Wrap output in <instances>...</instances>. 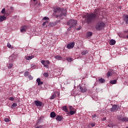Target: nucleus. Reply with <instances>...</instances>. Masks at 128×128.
<instances>
[{"instance_id":"obj_1","label":"nucleus","mask_w":128,"mask_h":128,"mask_svg":"<svg viewBox=\"0 0 128 128\" xmlns=\"http://www.w3.org/2000/svg\"><path fill=\"white\" fill-rule=\"evenodd\" d=\"M100 11L98 10H96L94 12L90 14H87L84 16V18L86 20V22L84 20V19L82 20V24H92L94 22H96L99 18Z\"/></svg>"},{"instance_id":"obj_2","label":"nucleus","mask_w":128,"mask_h":128,"mask_svg":"<svg viewBox=\"0 0 128 128\" xmlns=\"http://www.w3.org/2000/svg\"><path fill=\"white\" fill-rule=\"evenodd\" d=\"M56 12H60L59 15H57V18H62V16H66V9L63 8H56Z\"/></svg>"},{"instance_id":"obj_3","label":"nucleus","mask_w":128,"mask_h":128,"mask_svg":"<svg viewBox=\"0 0 128 128\" xmlns=\"http://www.w3.org/2000/svg\"><path fill=\"white\" fill-rule=\"evenodd\" d=\"M105 26L106 24L102 21L98 22L95 26L96 30H104Z\"/></svg>"},{"instance_id":"obj_4","label":"nucleus","mask_w":128,"mask_h":128,"mask_svg":"<svg viewBox=\"0 0 128 128\" xmlns=\"http://www.w3.org/2000/svg\"><path fill=\"white\" fill-rule=\"evenodd\" d=\"M76 24H78V21L74 19H71L68 22V24L70 26H74Z\"/></svg>"},{"instance_id":"obj_5","label":"nucleus","mask_w":128,"mask_h":128,"mask_svg":"<svg viewBox=\"0 0 128 128\" xmlns=\"http://www.w3.org/2000/svg\"><path fill=\"white\" fill-rule=\"evenodd\" d=\"M40 62L45 68H48V64H50V61L48 60H41Z\"/></svg>"},{"instance_id":"obj_6","label":"nucleus","mask_w":128,"mask_h":128,"mask_svg":"<svg viewBox=\"0 0 128 128\" xmlns=\"http://www.w3.org/2000/svg\"><path fill=\"white\" fill-rule=\"evenodd\" d=\"M114 74H116V72L114 71L113 70H110L106 73V76L107 78H110V76H114Z\"/></svg>"},{"instance_id":"obj_7","label":"nucleus","mask_w":128,"mask_h":128,"mask_svg":"<svg viewBox=\"0 0 128 128\" xmlns=\"http://www.w3.org/2000/svg\"><path fill=\"white\" fill-rule=\"evenodd\" d=\"M79 92H86L87 90L86 87H82V86H79L78 87Z\"/></svg>"},{"instance_id":"obj_8","label":"nucleus","mask_w":128,"mask_h":128,"mask_svg":"<svg viewBox=\"0 0 128 128\" xmlns=\"http://www.w3.org/2000/svg\"><path fill=\"white\" fill-rule=\"evenodd\" d=\"M118 110V106L114 104L112 106V108H110L111 112H116V110Z\"/></svg>"},{"instance_id":"obj_9","label":"nucleus","mask_w":128,"mask_h":128,"mask_svg":"<svg viewBox=\"0 0 128 128\" xmlns=\"http://www.w3.org/2000/svg\"><path fill=\"white\" fill-rule=\"evenodd\" d=\"M34 104L36 106H42V102L38 100L34 101Z\"/></svg>"},{"instance_id":"obj_10","label":"nucleus","mask_w":128,"mask_h":128,"mask_svg":"<svg viewBox=\"0 0 128 128\" xmlns=\"http://www.w3.org/2000/svg\"><path fill=\"white\" fill-rule=\"evenodd\" d=\"M123 20L126 22V24H128V14H124L123 16Z\"/></svg>"},{"instance_id":"obj_11","label":"nucleus","mask_w":128,"mask_h":128,"mask_svg":"<svg viewBox=\"0 0 128 128\" xmlns=\"http://www.w3.org/2000/svg\"><path fill=\"white\" fill-rule=\"evenodd\" d=\"M74 44H75L74 42L70 43L67 45L66 48H69V49L72 48L74 46Z\"/></svg>"},{"instance_id":"obj_12","label":"nucleus","mask_w":128,"mask_h":128,"mask_svg":"<svg viewBox=\"0 0 128 128\" xmlns=\"http://www.w3.org/2000/svg\"><path fill=\"white\" fill-rule=\"evenodd\" d=\"M92 120L94 122H98V116L96 114H93L92 115Z\"/></svg>"},{"instance_id":"obj_13","label":"nucleus","mask_w":128,"mask_h":128,"mask_svg":"<svg viewBox=\"0 0 128 128\" xmlns=\"http://www.w3.org/2000/svg\"><path fill=\"white\" fill-rule=\"evenodd\" d=\"M26 26H22L21 28V30H20L21 32H26Z\"/></svg>"},{"instance_id":"obj_14","label":"nucleus","mask_w":128,"mask_h":128,"mask_svg":"<svg viewBox=\"0 0 128 128\" xmlns=\"http://www.w3.org/2000/svg\"><path fill=\"white\" fill-rule=\"evenodd\" d=\"M36 82L38 84V86H42V84H43L44 82L40 81V78H38L36 80Z\"/></svg>"},{"instance_id":"obj_15","label":"nucleus","mask_w":128,"mask_h":128,"mask_svg":"<svg viewBox=\"0 0 128 128\" xmlns=\"http://www.w3.org/2000/svg\"><path fill=\"white\" fill-rule=\"evenodd\" d=\"M6 20V17L4 16H0V22H4V20Z\"/></svg>"},{"instance_id":"obj_16","label":"nucleus","mask_w":128,"mask_h":128,"mask_svg":"<svg viewBox=\"0 0 128 128\" xmlns=\"http://www.w3.org/2000/svg\"><path fill=\"white\" fill-rule=\"evenodd\" d=\"M62 120V116L58 115L56 117V120H58V122H61Z\"/></svg>"},{"instance_id":"obj_17","label":"nucleus","mask_w":128,"mask_h":128,"mask_svg":"<svg viewBox=\"0 0 128 128\" xmlns=\"http://www.w3.org/2000/svg\"><path fill=\"white\" fill-rule=\"evenodd\" d=\"M110 46H114V45L116 44V40H111L110 42Z\"/></svg>"},{"instance_id":"obj_18","label":"nucleus","mask_w":128,"mask_h":128,"mask_svg":"<svg viewBox=\"0 0 128 128\" xmlns=\"http://www.w3.org/2000/svg\"><path fill=\"white\" fill-rule=\"evenodd\" d=\"M62 110L65 112H68V106H63Z\"/></svg>"},{"instance_id":"obj_19","label":"nucleus","mask_w":128,"mask_h":128,"mask_svg":"<svg viewBox=\"0 0 128 128\" xmlns=\"http://www.w3.org/2000/svg\"><path fill=\"white\" fill-rule=\"evenodd\" d=\"M10 58H12V60H16V54L14 53L10 56Z\"/></svg>"},{"instance_id":"obj_20","label":"nucleus","mask_w":128,"mask_h":128,"mask_svg":"<svg viewBox=\"0 0 128 128\" xmlns=\"http://www.w3.org/2000/svg\"><path fill=\"white\" fill-rule=\"evenodd\" d=\"M34 56H26L25 57L26 60H30L32 58H34Z\"/></svg>"},{"instance_id":"obj_21","label":"nucleus","mask_w":128,"mask_h":128,"mask_svg":"<svg viewBox=\"0 0 128 128\" xmlns=\"http://www.w3.org/2000/svg\"><path fill=\"white\" fill-rule=\"evenodd\" d=\"M50 118H56V112H52L50 114Z\"/></svg>"},{"instance_id":"obj_22","label":"nucleus","mask_w":128,"mask_h":128,"mask_svg":"<svg viewBox=\"0 0 128 128\" xmlns=\"http://www.w3.org/2000/svg\"><path fill=\"white\" fill-rule=\"evenodd\" d=\"M117 80H110V83L111 84H116Z\"/></svg>"},{"instance_id":"obj_23","label":"nucleus","mask_w":128,"mask_h":128,"mask_svg":"<svg viewBox=\"0 0 128 128\" xmlns=\"http://www.w3.org/2000/svg\"><path fill=\"white\" fill-rule=\"evenodd\" d=\"M2 14H4L5 16H8V13L6 12V8H4L2 11H1Z\"/></svg>"},{"instance_id":"obj_24","label":"nucleus","mask_w":128,"mask_h":128,"mask_svg":"<svg viewBox=\"0 0 128 128\" xmlns=\"http://www.w3.org/2000/svg\"><path fill=\"white\" fill-rule=\"evenodd\" d=\"M88 53V50H84L82 52V56H86V54Z\"/></svg>"},{"instance_id":"obj_25","label":"nucleus","mask_w":128,"mask_h":128,"mask_svg":"<svg viewBox=\"0 0 128 128\" xmlns=\"http://www.w3.org/2000/svg\"><path fill=\"white\" fill-rule=\"evenodd\" d=\"M55 58H56V60H60L62 59V56H58V55H57V56H55Z\"/></svg>"},{"instance_id":"obj_26","label":"nucleus","mask_w":128,"mask_h":128,"mask_svg":"<svg viewBox=\"0 0 128 128\" xmlns=\"http://www.w3.org/2000/svg\"><path fill=\"white\" fill-rule=\"evenodd\" d=\"M74 114H76V110H70V116H74Z\"/></svg>"},{"instance_id":"obj_27","label":"nucleus","mask_w":128,"mask_h":128,"mask_svg":"<svg viewBox=\"0 0 128 128\" xmlns=\"http://www.w3.org/2000/svg\"><path fill=\"white\" fill-rule=\"evenodd\" d=\"M92 36V32H88L86 34V36H88V38H90V36Z\"/></svg>"},{"instance_id":"obj_28","label":"nucleus","mask_w":128,"mask_h":128,"mask_svg":"<svg viewBox=\"0 0 128 128\" xmlns=\"http://www.w3.org/2000/svg\"><path fill=\"white\" fill-rule=\"evenodd\" d=\"M98 80L100 82V84H102L106 82V80L102 78L98 79Z\"/></svg>"},{"instance_id":"obj_29","label":"nucleus","mask_w":128,"mask_h":128,"mask_svg":"<svg viewBox=\"0 0 128 128\" xmlns=\"http://www.w3.org/2000/svg\"><path fill=\"white\" fill-rule=\"evenodd\" d=\"M66 60H67V62H72V60H74V59L72 58H66Z\"/></svg>"},{"instance_id":"obj_30","label":"nucleus","mask_w":128,"mask_h":128,"mask_svg":"<svg viewBox=\"0 0 128 128\" xmlns=\"http://www.w3.org/2000/svg\"><path fill=\"white\" fill-rule=\"evenodd\" d=\"M122 122H128V117H122Z\"/></svg>"},{"instance_id":"obj_31","label":"nucleus","mask_w":128,"mask_h":128,"mask_svg":"<svg viewBox=\"0 0 128 128\" xmlns=\"http://www.w3.org/2000/svg\"><path fill=\"white\" fill-rule=\"evenodd\" d=\"M56 97V94H54L50 98V100H54L55 98Z\"/></svg>"},{"instance_id":"obj_32","label":"nucleus","mask_w":128,"mask_h":128,"mask_svg":"<svg viewBox=\"0 0 128 128\" xmlns=\"http://www.w3.org/2000/svg\"><path fill=\"white\" fill-rule=\"evenodd\" d=\"M36 68V64H31V68H32V70H34V68Z\"/></svg>"},{"instance_id":"obj_33","label":"nucleus","mask_w":128,"mask_h":128,"mask_svg":"<svg viewBox=\"0 0 128 128\" xmlns=\"http://www.w3.org/2000/svg\"><path fill=\"white\" fill-rule=\"evenodd\" d=\"M122 116H117V118L118 120H120V122H122Z\"/></svg>"},{"instance_id":"obj_34","label":"nucleus","mask_w":128,"mask_h":128,"mask_svg":"<svg viewBox=\"0 0 128 128\" xmlns=\"http://www.w3.org/2000/svg\"><path fill=\"white\" fill-rule=\"evenodd\" d=\"M18 106V104H16V103H14L13 104L11 108H16V106Z\"/></svg>"},{"instance_id":"obj_35","label":"nucleus","mask_w":128,"mask_h":128,"mask_svg":"<svg viewBox=\"0 0 128 128\" xmlns=\"http://www.w3.org/2000/svg\"><path fill=\"white\" fill-rule=\"evenodd\" d=\"M69 110H76V109L74 108L72 106H69Z\"/></svg>"},{"instance_id":"obj_36","label":"nucleus","mask_w":128,"mask_h":128,"mask_svg":"<svg viewBox=\"0 0 128 128\" xmlns=\"http://www.w3.org/2000/svg\"><path fill=\"white\" fill-rule=\"evenodd\" d=\"M12 66H14V64H8V68H12Z\"/></svg>"},{"instance_id":"obj_37","label":"nucleus","mask_w":128,"mask_h":128,"mask_svg":"<svg viewBox=\"0 0 128 128\" xmlns=\"http://www.w3.org/2000/svg\"><path fill=\"white\" fill-rule=\"evenodd\" d=\"M44 76H45V78H48V72H44Z\"/></svg>"},{"instance_id":"obj_38","label":"nucleus","mask_w":128,"mask_h":128,"mask_svg":"<svg viewBox=\"0 0 128 128\" xmlns=\"http://www.w3.org/2000/svg\"><path fill=\"white\" fill-rule=\"evenodd\" d=\"M9 100H11V102H14V98L12 96H11L9 98Z\"/></svg>"},{"instance_id":"obj_39","label":"nucleus","mask_w":128,"mask_h":128,"mask_svg":"<svg viewBox=\"0 0 128 128\" xmlns=\"http://www.w3.org/2000/svg\"><path fill=\"white\" fill-rule=\"evenodd\" d=\"M28 74H29V72H26L24 73V76H28Z\"/></svg>"},{"instance_id":"obj_40","label":"nucleus","mask_w":128,"mask_h":128,"mask_svg":"<svg viewBox=\"0 0 128 128\" xmlns=\"http://www.w3.org/2000/svg\"><path fill=\"white\" fill-rule=\"evenodd\" d=\"M46 24H48V20L45 21V22L42 24V26H46Z\"/></svg>"},{"instance_id":"obj_41","label":"nucleus","mask_w":128,"mask_h":128,"mask_svg":"<svg viewBox=\"0 0 128 128\" xmlns=\"http://www.w3.org/2000/svg\"><path fill=\"white\" fill-rule=\"evenodd\" d=\"M7 46H8V48H12V45L8 43V44H7Z\"/></svg>"},{"instance_id":"obj_42","label":"nucleus","mask_w":128,"mask_h":128,"mask_svg":"<svg viewBox=\"0 0 128 128\" xmlns=\"http://www.w3.org/2000/svg\"><path fill=\"white\" fill-rule=\"evenodd\" d=\"M4 122H10V119H8V118H6L4 119Z\"/></svg>"},{"instance_id":"obj_43","label":"nucleus","mask_w":128,"mask_h":128,"mask_svg":"<svg viewBox=\"0 0 128 128\" xmlns=\"http://www.w3.org/2000/svg\"><path fill=\"white\" fill-rule=\"evenodd\" d=\"M28 78L29 80H33L34 77L32 76L31 75L28 76Z\"/></svg>"},{"instance_id":"obj_44","label":"nucleus","mask_w":128,"mask_h":128,"mask_svg":"<svg viewBox=\"0 0 128 128\" xmlns=\"http://www.w3.org/2000/svg\"><path fill=\"white\" fill-rule=\"evenodd\" d=\"M50 20V18H48V17H44L43 18V20Z\"/></svg>"},{"instance_id":"obj_45","label":"nucleus","mask_w":128,"mask_h":128,"mask_svg":"<svg viewBox=\"0 0 128 128\" xmlns=\"http://www.w3.org/2000/svg\"><path fill=\"white\" fill-rule=\"evenodd\" d=\"M90 126H91L94 127V126H96V123H94V122L91 123Z\"/></svg>"},{"instance_id":"obj_46","label":"nucleus","mask_w":128,"mask_h":128,"mask_svg":"<svg viewBox=\"0 0 128 128\" xmlns=\"http://www.w3.org/2000/svg\"><path fill=\"white\" fill-rule=\"evenodd\" d=\"M72 28V26H70L68 28V31L71 30Z\"/></svg>"},{"instance_id":"obj_47","label":"nucleus","mask_w":128,"mask_h":128,"mask_svg":"<svg viewBox=\"0 0 128 128\" xmlns=\"http://www.w3.org/2000/svg\"><path fill=\"white\" fill-rule=\"evenodd\" d=\"M82 28L80 27L76 28L77 30H80Z\"/></svg>"},{"instance_id":"obj_48","label":"nucleus","mask_w":128,"mask_h":128,"mask_svg":"<svg viewBox=\"0 0 128 128\" xmlns=\"http://www.w3.org/2000/svg\"><path fill=\"white\" fill-rule=\"evenodd\" d=\"M106 120V117L102 118V120Z\"/></svg>"},{"instance_id":"obj_49","label":"nucleus","mask_w":128,"mask_h":128,"mask_svg":"<svg viewBox=\"0 0 128 128\" xmlns=\"http://www.w3.org/2000/svg\"><path fill=\"white\" fill-rule=\"evenodd\" d=\"M10 10H14V8L13 7H10Z\"/></svg>"},{"instance_id":"obj_50","label":"nucleus","mask_w":128,"mask_h":128,"mask_svg":"<svg viewBox=\"0 0 128 128\" xmlns=\"http://www.w3.org/2000/svg\"><path fill=\"white\" fill-rule=\"evenodd\" d=\"M41 128V126H38L36 128Z\"/></svg>"},{"instance_id":"obj_51","label":"nucleus","mask_w":128,"mask_h":128,"mask_svg":"<svg viewBox=\"0 0 128 128\" xmlns=\"http://www.w3.org/2000/svg\"><path fill=\"white\" fill-rule=\"evenodd\" d=\"M126 38H128V36H126Z\"/></svg>"},{"instance_id":"obj_52","label":"nucleus","mask_w":128,"mask_h":128,"mask_svg":"<svg viewBox=\"0 0 128 128\" xmlns=\"http://www.w3.org/2000/svg\"><path fill=\"white\" fill-rule=\"evenodd\" d=\"M33 0V2H36V0Z\"/></svg>"},{"instance_id":"obj_53","label":"nucleus","mask_w":128,"mask_h":128,"mask_svg":"<svg viewBox=\"0 0 128 128\" xmlns=\"http://www.w3.org/2000/svg\"><path fill=\"white\" fill-rule=\"evenodd\" d=\"M120 8H121V7H120Z\"/></svg>"},{"instance_id":"obj_54","label":"nucleus","mask_w":128,"mask_h":128,"mask_svg":"<svg viewBox=\"0 0 128 128\" xmlns=\"http://www.w3.org/2000/svg\"><path fill=\"white\" fill-rule=\"evenodd\" d=\"M38 121L40 122V120H38Z\"/></svg>"},{"instance_id":"obj_55","label":"nucleus","mask_w":128,"mask_h":128,"mask_svg":"<svg viewBox=\"0 0 128 128\" xmlns=\"http://www.w3.org/2000/svg\"><path fill=\"white\" fill-rule=\"evenodd\" d=\"M126 128H128V127H126Z\"/></svg>"}]
</instances>
